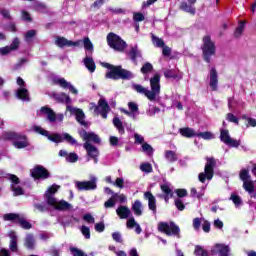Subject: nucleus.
Segmentation results:
<instances>
[{
  "instance_id": "13d9d810",
  "label": "nucleus",
  "mask_w": 256,
  "mask_h": 256,
  "mask_svg": "<svg viewBox=\"0 0 256 256\" xmlns=\"http://www.w3.org/2000/svg\"><path fill=\"white\" fill-rule=\"evenodd\" d=\"M226 119L229 121V123H234L235 125H239V118L235 116L233 113H228L226 115Z\"/></svg>"
},
{
  "instance_id": "0e129e2a",
  "label": "nucleus",
  "mask_w": 256,
  "mask_h": 256,
  "mask_svg": "<svg viewBox=\"0 0 256 256\" xmlns=\"http://www.w3.org/2000/svg\"><path fill=\"white\" fill-rule=\"evenodd\" d=\"M115 196H112L111 198H109L105 203H104V207L105 209H111L113 207H115Z\"/></svg>"
},
{
  "instance_id": "7ed1b4c3",
  "label": "nucleus",
  "mask_w": 256,
  "mask_h": 256,
  "mask_svg": "<svg viewBox=\"0 0 256 256\" xmlns=\"http://www.w3.org/2000/svg\"><path fill=\"white\" fill-rule=\"evenodd\" d=\"M57 191H59V186L57 184H53L44 194L45 201L51 209V215H57L58 213L65 211V200L55 198Z\"/></svg>"
},
{
  "instance_id": "e433bc0d",
  "label": "nucleus",
  "mask_w": 256,
  "mask_h": 256,
  "mask_svg": "<svg viewBox=\"0 0 256 256\" xmlns=\"http://www.w3.org/2000/svg\"><path fill=\"white\" fill-rule=\"evenodd\" d=\"M35 35H37L36 30H28L24 35V39L26 43H33V39H35Z\"/></svg>"
},
{
  "instance_id": "2f4dec72",
  "label": "nucleus",
  "mask_w": 256,
  "mask_h": 256,
  "mask_svg": "<svg viewBox=\"0 0 256 256\" xmlns=\"http://www.w3.org/2000/svg\"><path fill=\"white\" fill-rule=\"evenodd\" d=\"M32 9H34V11H37L38 13H49V8L47 7V5H45V3L42 2H35L32 5Z\"/></svg>"
},
{
  "instance_id": "58836bf2",
  "label": "nucleus",
  "mask_w": 256,
  "mask_h": 256,
  "mask_svg": "<svg viewBox=\"0 0 256 256\" xmlns=\"http://www.w3.org/2000/svg\"><path fill=\"white\" fill-rule=\"evenodd\" d=\"M196 137H201L205 141H211V139H215V135L209 131L196 133Z\"/></svg>"
},
{
  "instance_id": "423d86ee",
  "label": "nucleus",
  "mask_w": 256,
  "mask_h": 256,
  "mask_svg": "<svg viewBox=\"0 0 256 256\" xmlns=\"http://www.w3.org/2000/svg\"><path fill=\"white\" fill-rule=\"evenodd\" d=\"M107 44L110 49L117 51L118 53H123L127 49V42L121 39V36L110 32L106 37Z\"/></svg>"
},
{
  "instance_id": "774afa93",
  "label": "nucleus",
  "mask_w": 256,
  "mask_h": 256,
  "mask_svg": "<svg viewBox=\"0 0 256 256\" xmlns=\"http://www.w3.org/2000/svg\"><path fill=\"white\" fill-rule=\"evenodd\" d=\"M249 170H247V169H243V170H241L240 171V179L242 180V181H247L248 179H249Z\"/></svg>"
},
{
  "instance_id": "6e6d98bb",
  "label": "nucleus",
  "mask_w": 256,
  "mask_h": 256,
  "mask_svg": "<svg viewBox=\"0 0 256 256\" xmlns=\"http://www.w3.org/2000/svg\"><path fill=\"white\" fill-rule=\"evenodd\" d=\"M81 43H83V41H81V40L71 41V40L65 39L66 47H81Z\"/></svg>"
},
{
  "instance_id": "8fccbe9b",
  "label": "nucleus",
  "mask_w": 256,
  "mask_h": 256,
  "mask_svg": "<svg viewBox=\"0 0 256 256\" xmlns=\"http://www.w3.org/2000/svg\"><path fill=\"white\" fill-rule=\"evenodd\" d=\"M175 193H176L178 199H183V198L187 197V195H189V192H187V189H185V188H178L175 190Z\"/></svg>"
},
{
  "instance_id": "3c124183",
  "label": "nucleus",
  "mask_w": 256,
  "mask_h": 256,
  "mask_svg": "<svg viewBox=\"0 0 256 256\" xmlns=\"http://www.w3.org/2000/svg\"><path fill=\"white\" fill-rule=\"evenodd\" d=\"M26 63H29V59L27 58H21L19 60L18 63H16L14 66H13V70L14 71H18V69H21V67H24L26 65Z\"/></svg>"
},
{
  "instance_id": "f03ea898",
  "label": "nucleus",
  "mask_w": 256,
  "mask_h": 256,
  "mask_svg": "<svg viewBox=\"0 0 256 256\" xmlns=\"http://www.w3.org/2000/svg\"><path fill=\"white\" fill-rule=\"evenodd\" d=\"M101 65L105 69L109 70L105 74L106 79H112L113 81H119V79H121L122 81H131V79L135 77L133 72L123 68V66L121 65L115 66L107 62H102Z\"/></svg>"
},
{
  "instance_id": "37998d69",
  "label": "nucleus",
  "mask_w": 256,
  "mask_h": 256,
  "mask_svg": "<svg viewBox=\"0 0 256 256\" xmlns=\"http://www.w3.org/2000/svg\"><path fill=\"white\" fill-rule=\"evenodd\" d=\"M243 189L247 191V193L251 194L255 191V184H253V181H245L243 183Z\"/></svg>"
},
{
  "instance_id": "20e7f679",
  "label": "nucleus",
  "mask_w": 256,
  "mask_h": 256,
  "mask_svg": "<svg viewBox=\"0 0 256 256\" xmlns=\"http://www.w3.org/2000/svg\"><path fill=\"white\" fill-rule=\"evenodd\" d=\"M82 139L83 141H86L83 144V147L87 152L88 157H90L94 160L95 163H97V158L99 157V149L91 144V142L99 145V143H101V138H99V135L95 134L94 132H87L84 130Z\"/></svg>"
},
{
  "instance_id": "603ef678",
  "label": "nucleus",
  "mask_w": 256,
  "mask_h": 256,
  "mask_svg": "<svg viewBox=\"0 0 256 256\" xmlns=\"http://www.w3.org/2000/svg\"><path fill=\"white\" fill-rule=\"evenodd\" d=\"M242 119L247 121L246 127H256V119L252 117H247V115H243Z\"/></svg>"
},
{
  "instance_id": "39448f33",
  "label": "nucleus",
  "mask_w": 256,
  "mask_h": 256,
  "mask_svg": "<svg viewBox=\"0 0 256 256\" xmlns=\"http://www.w3.org/2000/svg\"><path fill=\"white\" fill-rule=\"evenodd\" d=\"M203 44L201 45L202 57L205 63H211V58L215 57L217 53V47L215 42L211 40V36L206 35L202 39Z\"/></svg>"
},
{
  "instance_id": "49530a36",
  "label": "nucleus",
  "mask_w": 256,
  "mask_h": 256,
  "mask_svg": "<svg viewBox=\"0 0 256 256\" xmlns=\"http://www.w3.org/2000/svg\"><path fill=\"white\" fill-rule=\"evenodd\" d=\"M51 97L58 103H65V93L52 92Z\"/></svg>"
},
{
  "instance_id": "f257e3e1",
  "label": "nucleus",
  "mask_w": 256,
  "mask_h": 256,
  "mask_svg": "<svg viewBox=\"0 0 256 256\" xmlns=\"http://www.w3.org/2000/svg\"><path fill=\"white\" fill-rule=\"evenodd\" d=\"M150 88L151 90H147V88L143 87L141 84H134L133 89L136 90L137 93L141 95H145L149 101H155L157 99V95L161 94V75L156 73L150 78Z\"/></svg>"
},
{
  "instance_id": "ddd939ff",
  "label": "nucleus",
  "mask_w": 256,
  "mask_h": 256,
  "mask_svg": "<svg viewBox=\"0 0 256 256\" xmlns=\"http://www.w3.org/2000/svg\"><path fill=\"white\" fill-rule=\"evenodd\" d=\"M66 111L70 113V115H74L76 117V121L83 125V127H87V122L85 121V112L81 108H75L71 105L66 106Z\"/></svg>"
},
{
  "instance_id": "4468645a",
  "label": "nucleus",
  "mask_w": 256,
  "mask_h": 256,
  "mask_svg": "<svg viewBox=\"0 0 256 256\" xmlns=\"http://www.w3.org/2000/svg\"><path fill=\"white\" fill-rule=\"evenodd\" d=\"M75 187L77 191H95L97 189V178H92L89 181H76Z\"/></svg>"
},
{
  "instance_id": "69168bd1",
  "label": "nucleus",
  "mask_w": 256,
  "mask_h": 256,
  "mask_svg": "<svg viewBox=\"0 0 256 256\" xmlns=\"http://www.w3.org/2000/svg\"><path fill=\"white\" fill-rule=\"evenodd\" d=\"M164 77L166 79H177L178 75H177V73H175L174 70H166L164 72Z\"/></svg>"
},
{
  "instance_id": "c756f323",
  "label": "nucleus",
  "mask_w": 256,
  "mask_h": 256,
  "mask_svg": "<svg viewBox=\"0 0 256 256\" xmlns=\"http://www.w3.org/2000/svg\"><path fill=\"white\" fill-rule=\"evenodd\" d=\"M24 246L27 247L30 251L35 249V236L33 234H27L24 240Z\"/></svg>"
},
{
  "instance_id": "473e14b6",
  "label": "nucleus",
  "mask_w": 256,
  "mask_h": 256,
  "mask_svg": "<svg viewBox=\"0 0 256 256\" xmlns=\"http://www.w3.org/2000/svg\"><path fill=\"white\" fill-rule=\"evenodd\" d=\"M165 159H167V161L169 163H175V161H177L179 158L177 157V154L175 153V151L166 150L165 151Z\"/></svg>"
},
{
  "instance_id": "09e8293b",
  "label": "nucleus",
  "mask_w": 256,
  "mask_h": 256,
  "mask_svg": "<svg viewBox=\"0 0 256 256\" xmlns=\"http://www.w3.org/2000/svg\"><path fill=\"white\" fill-rule=\"evenodd\" d=\"M194 255L196 256H209V252L203 249V247L197 245L194 250Z\"/></svg>"
},
{
  "instance_id": "4c0bfd02",
  "label": "nucleus",
  "mask_w": 256,
  "mask_h": 256,
  "mask_svg": "<svg viewBox=\"0 0 256 256\" xmlns=\"http://www.w3.org/2000/svg\"><path fill=\"white\" fill-rule=\"evenodd\" d=\"M66 161L68 163H77L79 161V155L75 152L65 153Z\"/></svg>"
},
{
  "instance_id": "a18cd8bd",
  "label": "nucleus",
  "mask_w": 256,
  "mask_h": 256,
  "mask_svg": "<svg viewBox=\"0 0 256 256\" xmlns=\"http://www.w3.org/2000/svg\"><path fill=\"white\" fill-rule=\"evenodd\" d=\"M140 71L143 75H147L148 73H151V71H153V64H151L150 62L144 63Z\"/></svg>"
},
{
  "instance_id": "e2e57ef3",
  "label": "nucleus",
  "mask_w": 256,
  "mask_h": 256,
  "mask_svg": "<svg viewBox=\"0 0 256 256\" xmlns=\"http://www.w3.org/2000/svg\"><path fill=\"white\" fill-rule=\"evenodd\" d=\"M70 253L73 256H87V254H85V252H83V250H80L79 248H75V247L70 248Z\"/></svg>"
},
{
  "instance_id": "b1692460",
  "label": "nucleus",
  "mask_w": 256,
  "mask_h": 256,
  "mask_svg": "<svg viewBox=\"0 0 256 256\" xmlns=\"http://www.w3.org/2000/svg\"><path fill=\"white\" fill-rule=\"evenodd\" d=\"M160 189H161L162 193H164V195H163L164 201L166 203H169V200L172 199V197H173V190L171 189L169 184L160 185Z\"/></svg>"
},
{
  "instance_id": "2eb2a0df",
  "label": "nucleus",
  "mask_w": 256,
  "mask_h": 256,
  "mask_svg": "<svg viewBox=\"0 0 256 256\" xmlns=\"http://www.w3.org/2000/svg\"><path fill=\"white\" fill-rule=\"evenodd\" d=\"M17 85H19V89L16 91V97L17 99H20L21 101H30L29 98V90L25 88V80L23 78L18 77L17 78Z\"/></svg>"
},
{
  "instance_id": "cd10ccee",
  "label": "nucleus",
  "mask_w": 256,
  "mask_h": 256,
  "mask_svg": "<svg viewBox=\"0 0 256 256\" xmlns=\"http://www.w3.org/2000/svg\"><path fill=\"white\" fill-rule=\"evenodd\" d=\"M81 41L83 43V47L86 53L93 55L95 47L93 46V42H91V39H89V37H84Z\"/></svg>"
},
{
  "instance_id": "338daca9",
  "label": "nucleus",
  "mask_w": 256,
  "mask_h": 256,
  "mask_svg": "<svg viewBox=\"0 0 256 256\" xmlns=\"http://www.w3.org/2000/svg\"><path fill=\"white\" fill-rule=\"evenodd\" d=\"M142 151L147 153V155H153V147L148 143L142 144Z\"/></svg>"
},
{
  "instance_id": "6e6552de",
  "label": "nucleus",
  "mask_w": 256,
  "mask_h": 256,
  "mask_svg": "<svg viewBox=\"0 0 256 256\" xmlns=\"http://www.w3.org/2000/svg\"><path fill=\"white\" fill-rule=\"evenodd\" d=\"M158 231H160V233H164V235H167L168 237H181V229L173 221L169 223L160 222L158 224Z\"/></svg>"
},
{
  "instance_id": "a878e982",
  "label": "nucleus",
  "mask_w": 256,
  "mask_h": 256,
  "mask_svg": "<svg viewBox=\"0 0 256 256\" xmlns=\"http://www.w3.org/2000/svg\"><path fill=\"white\" fill-rule=\"evenodd\" d=\"M179 133L182 137H185L186 139L197 137V132H195L193 128L189 127L180 128Z\"/></svg>"
},
{
  "instance_id": "dca6fc26",
  "label": "nucleus",
  "mask_w": 256,
  "mask_h": 256,
  "mask_svg": "<svg viewBox=\"0 0 256 256\" xmlns=\"http://www.w3.org/2000/svg\"><path fill=\"white\" fill-rule=\"evenodd\" d=\"M94 107V113H99L103 119H107V115H109V111H111V108L109 107V103H107V100L100 98L98 101V106L93 104Z\"/></svg>"
},
{
  "instance_id": "6ab92c4d",
  "label": "nucleus",
  "mask_w": 256,
  "mask_h": 256,
  "mask_svg": "<svg viewBox=\"0 0 256 256\" xmlns=\"http://www.w3.org/2000/svg\"><path fill=\"white\" fill-rule=\"evenodd\" d=\"M144 199L148 200V207L150 211L154 213V215L157 214V199H155V196L150 191H147L144 193Z\"/></svg>"
},
{
  "instance_id": "f704fd0d",
  "label": "nucleus",
  "mask_w": 256,
  "mask_h": 256,
  "mask_svg": "<svg viewBox=\"0 0 256 256\" xmlns=\"http://www.w3.org/2000/svg\"><path fill=\"white\" fill-rule=\"evenodd\" d=\"M128 55L130 56L131 61H137V57H141V51H139L137 46H134L130 49Z\"/></svg>"
},
{
  "instance_id": "de8ad7c7",
  "label": "nucleus",
  "mask_w": 256,
  "mask_h": 256,
  "mask_svg": "<svg viewBox=\"0 0 256 256\" xmlns=\"http://www.w3.org/2000/svg\"><path fill=\"white\" fill-rule=\"evenodd\" d=\"M18 224L22 229H31L33 227L23 216H20Z\"/></svg>"
},
{
  "instance_id": "c03bdc74",
  "label": "nucleus",
  "mask_w": 256,
  "mask_h": 256,
  "mask_svg": "<svg viewBox=\"0 0 256 256\" xmlns=\"http://www.w3.org/2000/svg\"><path fill=\"white\" fill-rule=\"evenodd\" d=\"M13 145L16 149H25V147H29V142L27 140H15Z\"/></svg>"
},
{
  "instance_id": "aec40b11",
  "label": "nucleus",
  "mask_w": 256,
  "mask_h": 256,
  "mask_svg": "<svg viewBox=\"0 0 256 256\" xmlns=\"http://www.w3.org/2000/svg\"><path fill=\"white\" fill-rule=\"evenodd\" d=\"M218 85H219V76L217 74V69L215 67H213L210 70V83H209V86L211 87L212 91H217Z\"/></svg>"
},
{
  "instance_id": "9d476101",
  "label": "nucleus",
  "mask_w": 256,
  "mask_h": 256,
  "mask_svg": "<svg viewBox=\"0 0 256 256\" xmlns=\"http://www.w3.org/2000/svg\"><path fill=\"white\" fill-rule=\"evenodd\" d=\"M40 114L46 115V119L47 121H49V123H61L63 122V119H65V116L63 114H56L55 111H53V109L47 106H43L40 109Z\"/></svg>"
},
{
  "instance_id": "1a4fd4ad",
  "label": "nucleus",
  "mask_w": 256,
  "mask_h": 256,
  "mask_svg": "<svg viewBox=\"0 0 256 256\" xmlns=\"http://www.w3.org/2000/svg\"><path fill=\"white\" fill-rule=\"evenodd\" d=\"M5 179H8V181L11 182L10 189L13 192L14 197H19V195H25V190L21 186H19V183H21V180L17 175L15 174H7L5 176Z\"/></svg>"
},
{
  "instance_id": "bb28decb",
  "label": "nucleus",
  "mask_w": 256,
  "mask_h": 256,
  "mask_svg": "<svg viewBox=\"0 0 256 256\" xmlns=\"http://www.w3.org/2000/svg\"><path fill=\"white\" fill-rule=\"evenodd\" d=\"M2 139L5 141H21L23 137L17 132H4L2 134Z\"/></svg>"
},
{
  "instance_id": "f8f14e48",
  "label": "nucleus",
  "mask_w": 256,
  "mask_h": 256,
  "mask_svg": "<svg viewBox=\"0 0 256 256\" xmlns=\"http://www.w3.org/2000/svg\"><path fill=\"white\" fill-rule=\"evenodd\" d=\"M220 141L228 147L238 148L241 145V140L233 139L229 135V130L221 129L220 130Z\"/></svg>"
},
{
  "instance_id": "a211bd4d",
  "label": "nucleus",
  "mask_w": 256,
  "mask_h": 256,
  "mask_svg": "<svg viewBox=\"0 0 256 256\" xmlns=\"http://www.w3.org/2000/svg\"><path fill=\"white\" fill-rule=\"evenodd\" d=\"M31 175L34 179H47L49 177V172L43 166H36L32 171Z\"/></svg>"
},
{
  "instance_id": "9b49d317",
  "label": "nucleus",
  "mask_w": 256,
  "mask_h": 256,
  "mask_svg": "<svg viewBox=\"0 0 256 256\" xmlns=\"http://www.w3.org/2000/svg\"><path fill=\"white\" fill-rule=\"evenodd\" d=\"M33 131L35 133H39V135H43L44 137H47L49 141H52L53 143H63L65 136H61L59 134L51 135L49 134V131L43 129L41 126H34Z\"/></svg>"
},
{
  "instance_id": "7c9ffc66",
  "label": "nucleus",
  "mask_w": 256,
  "mask_h": 256,
  "mask_svg": "<svg viewBox=\"0 0 256 256\" xmlns=\"http://www.w3.org/2000/svg\"><path fill=\"white\" fill-rule=\"evenodd\" d=\"M132 211L136 217H141L143 215V204H141V201L135 200L132 204Z\"/></svg>"
},
{
  "instance_id": "864d4df0",
  "label": "nucleus",
  "mask_w": 256,
  "mask_h": 256,
  "mask_svg": "<svg viewBox=\"0 0 256 256\" xmlns=\"http://www.w3.org/2000/svg\"><path fill=\"white\" fill-rule=\"evenodd\" d=\"M174 205L178 209V211H185V203H183V200L181 198H176L174 200Z\"/></svg>"
},
{
  "instance_id": "a19ab883",
  "label": "nucleus",
  "mask_w": 256,
  "mask_h": 256,
  "mask_svg": "<svg viewBox=\"0 0 256 256\" xmlns=\"http://www.w3.org/2000/svg\"><path fill=\"white\" fill-rule=\"evenodd\" d=\"M20 218H21V215L14 214V213H9V214L4 215L5 221H14V223H19Z\"/></svg>"
},
{
  "instance_id": "0eeeda50",
  "label": "nucleus",
  "mask_w": 256,
  "mask_h": 256,
  "mask_svg": "<svg viewBox=\"0 0 256 256\" xmlns=\"http://www.w3.org/2000/svg\"><path fill=\"white\" fill-rule=\"evenodd\" d=\"M206 161L207 162L204 167V172H201L198 176L200 183H205L207 179L208 181H211V179H213V175H215V167L217 165V161L213 157H207Z\"/></svg>"
},
{
  "instance_id": "393cba45",
  "label": "nucleus",
  "mask_w": 256,
  "mask_h": 256,
  "mask_svg": "<svg viewBox=\"0 0 256 256\" xmlns=\"http://www.w3.org/2000/svg\"><path fill=\"white\" fill-rule=\"evenodd\" d=\"M214 248V253H217L220 256H229V253H231V248L225 244H215Z\"/></svg>"
},
{
  "instance_id": "ea45409f",
  "label": "nucleus",
  "mask_w": 256,
  "mask_h": 256,
  "mask_svg": "<svg viewBox=\"0 0 256 256\" xmlns=\"http://www.w3.org/2000/svg\"><path fill=\"white\" fill-rule=\"evenodd\" d=\"M230 201L234 203L235 207H241L243 205V199L237 194H231Z\"/></svg>"
},
{
  "instance_id": "5701e85b",
  "label": "nucleus",
  "mask_w": 256,
  "mask_h": 256,
  "mask_svg": "<svg viewBox=\"0 0 256 256\" xmlns=\"http://www.w3.org/2000/svg\"><path fill=\"white\" fill-rule=\"evenodd\" d=\"M116 214L119 219H129V217H131V209L127 206L121 205L116 209Z\"/></svg>"
},
{
  "instance_id": "c85d7f7f",
  "label": "nucleus",
  "mask_w": 256,
  "mask_h": 256,
  "mask_svg": "<svg viewBox=\"0 0 256 256\" xmlns=\"http://www.w3.org/2000/svg\"><path fill=\"white\" fill-rule=\"evenodd\" d=\"M84 65L90 73H95V69H97V65L95 64V60L92 57L86 56L84 58Z\"/></svg>"
},
{
  "instance_id": "412c9836",
  "label": "nucleus",
  "mask_w": 256,
  "mask_h": 256,
  "mask_svg": "<svg viewBox=\"0 0 256 256\" xmlns=\"http://www.w3.org/2000/svg\"><path fill=\"white\" fill-rule=\"evenodd\" d=\"M8 237H10L9 249L12 253H17L19 251V246L17 245L18 237L15 231H10L8 233Z\"/></svg>"
},
{
  "instance_id": "680f3d73",
  "label": "nucleus",
  "mask_w": 256,
  "mask_h": 256,
  "mask_svg": "<svg viewBox=\"0 0 256 256\" xmlns=\"http://www.w3.org/2000/svg\"><path fill=\"white\" fill-rule=\"evenodd\" d=\"M81 233L85 237V239H91V229H89V227L83 225L81 227Z\"/></svg>"
},
{
  "instance_id": "4d7b16f0",
  "label": "nucleus",
  "mask_w": 256,
  "mask_h": 256,
  "mask_svg": "<svg viewBox=\"0 0 256 256\" xmlns=\"http://www.w3.org/2000/svg\"><path fill=\"white\" fill-rule=\"evenodd\" d=\"M65 89H68L72 95H79V90L75 88L70 82L65 81Z\"/></svg>"
},
{
  "instance_id": "f3484780",
  "label": "nucleus",
  "mask_w": 256,
  "mask_h": 256,
  "mask_svg": "<svg viewBox=\"0 0 256 256\" xmlns=\"http://www.w3.org/2000/svg\"><path fill=\"white\" fill-rule=\"evenodd\" d=\"M197 3V0H188L187 2L183 1L180 3L179 9L180 11H184V13H190V15H195L196 9L193 7Z\"/></svg>"
},
{
  "instance_id": "052dcab7",
  "label": "nucleus",
  "mask_w": 256,
  "mask_h": 256,
  "mask_svg": "<svg viewBox=\"0 0 256 256\" xmlns=\"http://www.w3.org/2000/svg\"><path fill=\"white\" fill-rule=\"evenodd\" d=\"M133 21L136 23H141V21H145V15H143L141 12H135L133 14Z\"/></svg>"
},
{
  "instance_id": "79ce46f5",
  "label": "nucleus",
  "mask_w": 256,
  "mask_h": 256,
  "mask_svg": "<svg viewBox=\"0 0 256 256\" xmlns=\"http://www.w3.org/2000/svg\"><path fill=\"white\" fill-rule=\"evenodd\" d=\"M152 43L155 45V47H165V41L162 40V38H159L155 36V34L151 35Z\"/></svg>"
},
{
  "instance_id": "5fc2aeb1",
  "label": "nucleus",
  "mask_w": 256,
  "mask_h": 256,
  "mask_svg": "<svg viewBox=\"0 0 256 256\" xmlns=\"http://www.w3.org/2000/svg\"><path fill=\"white\" fill-rule=\"evenodd\" d=\"M141 171L143 173H152L153 172V166H151V163H143L140 165Z\"/></svg>"
},
{
  "instance_id": "72a5a7b5",
  "label": "nucleus",
  "mask_w": 256,
  "mask_h": 256,
  "mask_svg": "<svg viewBox=\"0 0 256 256\" xmlns=\"http://www.w3.org/2000/svg\"><path fill=\"white\" fill-rule=\"evenodd\" d=\"M113 125L114 127H116V129H118V132L120 133V135L125 134V127L123 126V122H121V119H119L118 117H115L113 119Z\"/></svg>"
},
{
  "instance_id": "bf43d9fd",
  "label": "nucleus",
  "mask_w": 256,
  "mask_h": 256,
  "mask_svg": "<svg viewBox=\"0 0 256 256\" xmlns=\"http://www.w3.org/2000/svg\"><path fill=\"white\" fill-rule=\"evenodd\" d=\"M0 15H2V17L4 19H7L8 21H13V17L11 16V13L9 12V10L5 8L0 9Z\"/></svg>"
},
{
  "instance_id": "c9c22d12",
  "label": "nucleus",
  "mask_w": 256,
  "mask_h": 256,
  "mask_svg": "<svg viewBox=\"0 0 256 256\" xmlns=\"http://www.w3.org/2000/svg\"><path fill=\"white\" fill-rule=\"evenodd\" d=\"M245 25H247V22L240 21L238 27H236L234 31V37L239 38L240 35H243V29H245Z\"/></svg>"
},
{
  "instance_id": "4be33fe9",
  "label": "nucleus",
  "mask_w": 256,
  "mask_h": 256,
  "mask_svg": "<svg viewBox=\"0 0 256 256\" xmlns=\"http://www.w3.org/2000/svg\"><path fill=\"white\" fill-rule=\"evenodd\" d=\"M48 79L53 83L54 85H59V87H62V89H65V79L59 77L57 74L53 72H49L47 74Z\"/></svg>"
}]
</instances>
